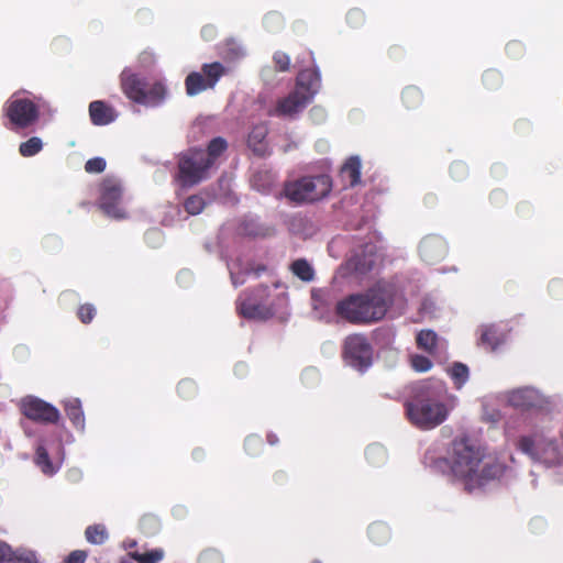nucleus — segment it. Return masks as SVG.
<instances>
[{
  "label": "nucleus",
  "mask_w": 563,
  "mask_h": 563,
  "mask_svg": "<svg viewBox=\"0 0 563 563\" xmlns=\"http://www.w3.org/2000/svg\"><path fill=\"white\" fill-rule=\"evenodd\" d=\"M388 55L391 59H399L404 55V48L399 45H393L388 48Z\"/></svg>",
  "instance_id": "nucleus-48"
},
{
  "label": "nucleus",
  "mask_w": 563,
  "mask_h": 563,
  "mask_svg": "<svg viewBox=\"0 0 563 563\" xmlns=\"http://www.w3.org/2000/svg\"><path fill=\"white\" fill-rule=\"evenodd\" d=\"M95 316L96 308L91 303H84L78 308L77 317L85 324L90 323Z\"/></svg>",
  "instance_id": "nucleus-40"
},
{
  "label": "nucleus",
  "mask_w": 563,
  "mask_h": 563,
  "mask_svg": "<svg viewBox=\"0 0 563 563\" xmlns=\"http://www.w3.org/2000/svg\"><path fill=\"white\" fill-rule=\"evenodd\" d=\"M87 552L84 551V550H75V551H71L67 556L66 559L64 560L63 563H85V561L87 560Z\"/></svg>",
  "instance_id": "nucleus-45"
},
{
  "label": "nucleus",
  "mask_w": 563,
  "mask_h": 563,
  "mask_svg": "<svg viewBox=\"0 0 563 563\" xmlns=\"http://www.w3.org/2000/svg\"><path fill=\"white\" fill-rule=\"evenodd\" d=\"M289 268L296 277L305 283H310L314 279V269L306 258L295 260Z\"/></svg>",
  "instance_id": "nucleus-25"
},
{
  "label": "nucleus",
  "mask_w": 563,
  "mask_h": 563,
  "mask_svg": "<svg viewBox=\"0 0 563 563\" xmlns=\"http://www.w3.org/2000/svg\"><path fill=\"white\" fill-rule=\"evenodd\" d=\"M449 375L454 382L456 388H461L468 379V367L460 362H455L449 369Z\"/></svg>",
  "instance_id": "nucleus-30"
},
{
  "label": "nucleus",
  "mask_w": 563,
  "mask_h": 563,
  "mask_svg": "<svg viewBox=\"0 0 563 563\" xmlns=\"http://www.w3.org/2000/svg\"><path fill=\"white\" fill-rule=\"evenodd\" d=\"M341 174L349 180L351 186H355L361 181V161L357 156L350 157L343 167Z\"/></svg>",
  "instance_id": "nucleus-23"
},
{
  "label": "nucleus",
  "mask_w": 563,
  "mask_h": 563,
  "mask_svg": "<svg viewBox=\"0 0 563 563\" xmlns=\"http://www.w3.org/2000/svg\"><path fill=\"white\" fill-rule=\"evenodd\" d=\"M227 73L228 69L220 62L203 64L201 71H191L187 75L185 79L186 93L194 97L208 89H213Z\"/></svg>",
  "instance_id": "nucleus-9"
},
{
  "label": "nucleus",
  "mask_w": 563,
  "mask_h": 563,
  "mask_svg": "<svg viewBox=\"0 0 563 563\" xmlns=\"http://www.w3.org/2000/svg\"><path fill=\"white\" fill-rule=\"evenodd\" d=\"M365 20V13L358 8L351 9L346 14V22L352 29H360Z\"/></svg>",
  "instance_id": "nucleus-39"
},
{
  "label": "nucleus",
  "mask_w": 563,
  "mask_h": 563,
  "mask_svg": "<svg viewBox=\"0 0 563 563\" xmlns=\"http://www.w3.org/2000/svg\"><path fill=\"white\" fill-rule=\"evenodd\" d=\"M3 113L9 120L5 126L16 131L33 125L38 120L40 109L32 100L14 95L5 102Z\"/></svg>",
  "instance_id": "nucleus-7"
},
{
  "label": "nucleus",
  "mask_w": 563,
  "mask_h": 563,
  "mask_svg": "<svg viewBox=\"0 0 563 563\" xmlns=\"http://www.w3.org/2000/svg\"><path fill=\"white\" fill-rule=\"evenodd\" d=\"M89 117L93 125H108L112 123L118 113L114 108L102 100H95L89 104Z\"/></svg>",
  "instance_id": "nucleus-16"
},
{
  "label": "nucleus",
  "mask_w": 563,
  "mask_h": 563,
  "mask_svg": "<svg viewBox=\"0 0 563 563\" xmlns=\"http://www.w3.org/2000/svg\"><path fill=\"white\" fill-rule=\"evenodd\" d=\"M177 393L185 400L194 399L198 394L197 384L190 378L181 379L178 383Z\"/></svg>",
  "instance_id": "nucleus-36"
},
{
  "label": "nucleus",
  "mask_w": 563,
  "mask_h": 563,
  "mask_svg": "<svg viewBox=\"0 0 563 563\" xmlns=\"http://www.w3.org/2000/svg\"><path fill=\"white\" fill-rule=\"evenodd\" d=\"M446 251L444 241L434 236L426 238L419 244V254L421 258L430 264L444 258Z\"/></svg>",
  "instance_id": "nucleus-14"
},
{
  "label": "nucleus",
  "mask_w": 563,
  "mask_h": 563,
  "mask_svg": "<svg viewBox=\"0 0 563 563\" xmlns=\"http://www.w3.org/2000/svg\"><path fill=\"white\" fill-rule=\"evenodd\" d=\"M107 163L102 157H93L86 162L85 170L89 174H100L106 169Z\"/></svg>",
  "instance_id": "nucleus-41"
},
{
  "label": "nucleus",
  "mask_w": 563,
  "mask_h": 563,
  "mask_svg": "<svg viewBox=\"0 0 563 563\" xmlns=\"http://www.w3.org/2000/svg\"><path fill=\"white\" fill-rule=\"evenodd\" d=\"M124 547L129 550H132L133 548L136 547V541L134 540H129V541H125L124 542Z\"/></svg>",
  "instance_id": "nucleus-50"
},
{
  "label": "nucleus",
  "mask_w": 563,
  "mask_h": 563,
  "mask_svg": "<svg viewBox=\"0 0 563 563\" xmlns=\"http://www.w3.org/2000/svg\"><path fill=\"white\" fill-rule=\"evenodd\" d=\"M0 563H38L34 556L18 554L11 547L0 542Z\"/></svg>",
  "instance_id": "nucleus-24"
},
{
  "label": "nucleus",
  "mask_w": 563,
  "mask_h": 563,
  "mask_svg": "<svg viewBox=\"0 0 563 563\" xmlns=\"http://www.w3.org/2000/svg\"><path fill=\"white\" fill-rule=\"evenodd\" d=\"M320 81L319 71L313 68H307L298 74L295 88L301 90L306 97L309 95V100L311 101L313 96L318 92Z\"/></svg>",
  "instance_id": "nucleus-17"
},
{
  "label": "nucleus",
  "mask_w": 563,
  "mask_h": 563,
  "mask_svg": "<svg viewBox=\"0 0 563 563\" xmlns=\"http://www.w3.org/2000/svg\"><path fill=\"white\" fill-rule=\"evenodd\" d=\"M393 305V294L382 284L364 292L351 294L340 299L334 307L338 318L355 325L376 323L384 319Z\"/></svg>",
  "instance_id": "nucleus-2"
},
{
  "label": "nucleus",
  "mask_w": 563,
  "mask_h": 563,
  "mask_svg": "<svg viewBox=\"0 0 563 563\" xmlns=\"http://www.w3.org/2000/svg\"><path fill=\"white\" fill-rule=\"evenodd\" d=\"M269 288L264 285L255 287L250 296L239 300L236 310L239 313L253 320H267L273 317L274 308L267 302Z\"/></svg>",
  "instance_id": "nucleus-10"
},
{
  "label": "nucleus",
  "mask_w": 563,
  "mask_h": 563,
  "mask_svg": "<svg viewBox=\"0 0 563 563\" xmlns=\"http://www.w3.org/2000/svg\"><path fill=\"white\" fill-rule=\"evenodd\" d=\"M164 556V552L161 549H155L146 553H140L139 551H129V558L133 559L137 563H158Z\"/></svg>",
  "instance_id": "nucleus-34"
},
{
  "label": "nucleus",
  "mask_w": 563,
  "mask_h": 563,
  "mask_svg": "<svg viewBox=\"0 0 563 563\" xmlns=\"http://www.w3.org/2000/svg\"><path fill=\"white\" fill-rule=\"evenodd\" d=\"M467 173L466 166L461 162H455L450 166V174L455 179H462Z\"/></svg>",
  "instance_id": "nucleus-46"
},
{
  "label": "nucleus",
  "mask_w": 563,
  "mask_h": 563,
  "mask_svg": "<svg viewBox=\"0 0 563 563\" xmlns=\"http://www.w3.org/2000/svg\"><path fill=\"white\" fill-rule=\"evenodd\" d=\"M506 53L510 58H520L525 54V45L519 41H510L506 45Z\"/></svg>",
  "instance_id": "nucleus-43"
},
{
  "label": "nucleus",
  "mask_w": 563,
  "mask_h": 563,
  "mask_svg": "<svg viewBox=\"0 0 563 563\" xmlns=\"http://www.w3.org/2000/svg\"><path fill=\"white\" fill-rule=\"evenodd\" d=\"M43 150V142L38 136H32L19 145V153L23 157H32Z\"/></svg>",
  "instance_id": "nucleus-32"
},
{
  "label": "nucleus",
  "mask_w": 563,
  "mask_h": 563,
  "mask_svg": "<svg viewBox=\"0 0 563 563\" xmlns=\"http://www.w3.org/2000/svg\"><path fill=\"white\" fill-rule=\"evenodd\" d=\"M503 340L498 331L495 329V327H484L481 334V343L483 345H486L492 351L496 350L500 344Z\"/></svg>",
  "instance_id": "nucleus-29"
},
{
  "label": "nucleus",
  "mask_w": 563,
  "mask_h": 563,
  "mask_svg": "<svg viewBox=\"0 0 563 563\" xmlns=\"http://www.w3.org/2000/svg\"><path fill=\"white\" fill-rule=\"evenodd\" d=\"M166 95V89L163 84L155 82L150 89H145L144 101H140L145 106H158L162 103Z\"/></svg>",
  "instance_id": "nucleus-27"
},
{
  "label": "nucleus",
  "mask_w": 563,
  "mask_h": 563,
  "mask_svg": "<svg viewBox=\"0 0 563 563\" xmlns=\"http://www.w3.org/2000/svg\"><path fill=\"white\" fill-rule=\"evenodd\" d=\"M332 190V179L327 174L303 176L284 186V195L296 203H311L325 198Z\"/></svg>",
  "instance_id": "nucleus-4"
},
{
  "label": "nucleus",
  "mask_w": 563,
  "mask_h": 563,
  "mask_svg": "<svg viewBox=\"0 0 563 563\" xmlns=\"http://www.w3.org/2000/svg\"><path fill=\"white\" fill-rule=\"evenodd\" d=\"M309 102V95L306 97L301 90L295 88L288 96L277 101L273 113L278 117H292L302 111Z\"/></svg>",
  "instance_id": "nucleus-13"
},
{
  "label": "nucleus",
  "mask_w": 563,
  "mask_h": 563,
  "mask_svg": "<svg viewBox=\"0 0 563 563\" xmlns=\"http://www.w3.org/2000/svg\"><path fill=\"white\" fill-rule=\"evenodd\" d=\"M373 346L365 334L353 333L345 338L342 356L349 366L365 372L373 363Z\"/></svg>",
  "instance_id": "nucleus-8"
},
{
  "label": "nucleus",
  "mask_w": 563,
  "mask_h": 563,
  "mask_svg": "<svg viewBox=\"0 0 563 563\" xmlns=\"http://www.w3.org/2000/svg\"><path fill=\"white\" fill-rule=\"evenodd\" d=\"M263 448V441L256 435H250L244 441V449L249 454H256Z\"/></svg>",
  "instance_id": "nucleus-44"
},
{
  "label": "nucleus",
  "mask_w": 563,
  "mask_h": 563,
  "mask_svg": "<svg viewBox=\"0 0 563 563\" xmlns=\"http://www.w3.org/2000/svg\"><path fill=\"white\" fill-rule=\"evenodd\" d=\"M448 389L443 382L429 379L421 387L419 397L406 404V412L410 422L422 430L441 424L449 416V409L442 399Z\"/></svg>",
  "instance_id": "nucleus-3"
},
{
  "label": "nucleus",
  "mask_w": 563,
  "mask_h": 563,
  "mask_svg": "<svg viewBox=\"0 0 563 563\" xmlns=\"http://www.w3.org/2000/svg\"><path fill=\"white\" fill-rule=\"evenodd\" d=\"M206 205V200L202 196L192 195L185 200L184 208L189 214L196 216L205 209Z\"/></svg>",
  "instance_id": "nucleus-37"
},
{
  "label": "nucleus",
  "mask_w": 563,
  "mask_h": 563,
  "mask_svg": "<svg viewBox=\"0 0 563 563\" xmlns=\"http://www.w3.org/2000/svg\"><path fill=\"white\" fill-rule=\"evenodd\" d=\"M177 166L178 173L175 178L183 188H189L201 183L208 177V172L211 168L201 148H189L181 153Z\"/></svg>",
  "instance_id": "nucleus-6"
},
{
  "label": "nucleus",
  "mask_w": 563,
  "mask_h": 563,
  "mask_svg": "<svg viewBox=\"0 0 563 563\" xmlns=\"http://www.w3.org/2000/svg\"><path fill=\"white\" fill-rule=\"evenodd\" d=\"M411 367L419 373L428 372L432 368V362L429 357L420 354H415L410 357Z\"/></svg>",
  "instance_id": "nucleus-38"
},
{
  "label": "nucleus",
  "mask_w": 563,
  "mask_h": 563,
  "mask_svg": "<svg viewBox=\"0 0 563 563\" xmlns=\"http://www.w3.org/2000/svg\"><path fill=\"white\" fill-rule=\"evenodd\" d=\"M35 464L41 468V471L46 475H53L55 473V468L49 459L47 450L40 445L36 449L35 453Z\"/></svg>",
  "instance_id": "nucleus-33"
},
{
  "label": "nucleus",
  "mask_w": 563,
  "mask_h": 563,
  "mask_svg": "<svg viewBox=\"0 0 563 563\" xmlns=\"http://www.w3.org/2000/svg\"><path fill=\"white\" fill-rule=\"evenodd\" d=\"M267 441L269 444L274 445L278 442V438L275 434H268Z\"/></svg>",
  "instance_id": "nucleus-49"
},
{
  "label": "nucleus",
  "mask_w": 563,
  "mask_h": 563,
  "mask_svg": "<svg viewBox=\"0 0 563 563\" xmlns=\"http://www.w3.org/2000/svg\"><path fill=\"white\" fill-rule=\"evenodd\" d=\"M275 67L278 71H287L290 67V57L285 52H276L273 56Z\"/></svg>",
  "instance_id": "nucleus-42"
},
{
  "label": "nucleus",
  "mask_w": 563,
  "mask_h": 563,
  "mask_svg": "<svg viewBox=\"0 0 563 563\" xmlns=\"http://www.w3.org/2000/svg\"><path fill=\"white\" fill-rule=\"evenodd\" d=\"M228 150V142L225 139L221 136L213 137L207 147V151H203V156L209 164L210 167H212L216 163V161Z\"/></svg>",
  "instance_id": "nucleus-22"
},
{
  "label": "nucleus",
  "mask_w": 563,
  "mask_h": 563,
  "mask_svg": "<svg viewBox=\"0 0 563 563\" xmlns=\"http://www.w3.org/2000/svg\"><path fill=\"white\" fill-rule=\"evenodd\" d=\"M448 454V457L437 460L434 467L446 466L450 475L463 483L468 493L500 478L506 468L497 459L486 456L485 451L465 435L451 442Z\"/></svg>",
  "instance_id": "nucleus-1"
},
{
  "label": "nucleus",
  "mask_w": 563,
  "mask_h": 563,
  "mask_svg": "<svg viewBox=\"0 0 563 563\" xmlns=\"http://www.w3.org/2000/svg\"><path fill=\"white\" fill-rule=\"evenodd\" d=\"M517 446L531 460L543 463L547 466L559 465L563 462V453L556 441L548 439L541 433L520 437Z\"/></svg>",
  "instance_id": "nucleus-5"
},
{
  "label": "nucleus",
  "mask_w": 563,
  "mask_h": 563,
  "mask_svg": "<svg viewBox=\"0 0 563 563\" xmlns=\"http://www.w3.org/2000/svg\"><path fill=\"white\" fill-rule=\"evenodd\" d=\"M64 409L76 429L82 430L85 427V415L81 402L78 398H70L64 401Z\"/></svg>",
  "instance_id": "nucleus-19"
},
{
  "label": "nucleus",
  "mask_w": 563,
  "mask_h": 563,
  "mask_svg": "<svg viewBox=\"0 0 563 563\" xmlns=\"http://www.w3.org/2000/svg\"><path fill=\"white\" fill-rule=\"evenodd\" d=\"M273 481L276 485L283 486L288 482V474L284 470L276 471L273 474Z\"/></svg>",
  "instance_id": "nucleus-47"
},
{
  "label": "nucleus",
  "mask_w": 563,
  "mask_h": 563,
  "mask_svg": "<svg viewBox=\"0 0 563 563\" xmlns=\"http://www.w3.org/2000/svg\"><path fill=\"white\" fill-rule=\"evenodd\" d=\"M538 400V394L532 388H521L510 394L509 401L512 406L519 408L534 407Z\"/></svg>",
  "instance_id": "nucleus-18"
},
{
  "label": "nucleus",
  "mask_w": 563,
  "mask_h": 563,
  "mask_svg": "<svg viewBox=\"0 0 563 563\" xmlns=\"http://www.w3.org/2000/svg\"><path fill=\"white\" fill-rule=\"evenodd\" d=\"M85 537L89 543L103 544L109 534L103 525H92L86 528Z\"/></svg>",
  "instance_id": "nucleus-28"
},
{
  "label": "nucleus",
  "mask_w": 563,
  "mask_h": 563,
  "mask_svg": "<svg viewBox=\"0 0 563 563\" xmlns=\"http://www.w3.org/2000/svg\"><path fill=\"white\" fill-rule=\"evenodd\" d=\"M482 81L484 87L489 91L498 90L503 85V75L496 69H487L484 71Z\"/></svg>",
  "instance_id": "nucleus-35"
},
{
  "label": "nucleus",
  "mask_w": 563,
  "mask_h": 563,
  "mask_svg": "<svg viewBox=\"0 0 563 563\" xmlns=\"http://www.w3.org/2000/svg\"><path fill=\"white\" fill-rule=\"evenodd\" d=\"M122 198V188L118 180L106 178L100 185V209L108 216L122 219L125 217L120 201Z\"/></svg>",
  "instance_id": "nucleus-12"
},
{
  "label": "nucleus",
  "mask_w": 563,
  "mask_h": 563,
  "mask_svg": "<svg viewBox=\"0 0 563 563\" xmlns=\"http://www.w3.org/2000/svg\"><path fill=\"white\" fill-rule=\"evenodd\" d=\"M401 100L407 109H417L423 100L421 90L415 86H408L402 90Z\"/></svg>",
  "instance_id": "nucleus-26"
},
{
  "label": "nucleus",
  "mask_w": 563,
  "mask_h": 563,
  "mask_svg": "<svg viewBox=\"0 0 563 563\" xmlns=\"http://www.w3.org/2000/svg\"><path fill=\"white\" fill-rule=\"evenodd\" d=\"M266 135H267V129L264 125H256L253 128V130L250 132L247 137V144L249 147L252 148V151L256 155H264L266 153Z\"/></svg>",
  "instance_id": "nucleus-20"
},
{
  "label": "nucleus",
  "mask_w": 563,
  "mask_h": 563,
  "mask_svg": "<svg viewBox=\"0 0 563 563\" xmlns=\"http://www.w3.org/2000/svg\"><path fill=\"white\" fill-rule=\"evenodd\" d=\"M132 561H134V560L130 559L129 553H128L125 558L121 559L120 563H132Z\"/></svg>",
  "instance_id": "nucleus-51"
},
{
  "label": "nucleus",
  "mask_w": 563,
  "mask_h": 563,
  "mask_svg": "<svg viewBox=\"0 0 563 563\" xmlns=\"http://www.w3.org/2000/svg\"><path fill=\"white\" fill-rule=\"evenodd\" d=\"M438 334L433 330H421L416 336V344L418 349L434 355L438 349Z\"/></svg>",
  "instance_id": "nucleus-21"
},
{
  "label": "nucleus",
  "mask_w": 563,
  "mask_h": 563,
  "mask_svg": "<svg viewBox=\"0 0 563 563\" xmlns=\"http://www.w3.org/2000/svg\"><path fill=\"white\" fill-rule=\"evenodd\" d=\"M313 563H321V562H319V561H314Z\"/></svg>",
  "instance_id": "nucleus-53"
},
{
  "label": "nucleus",
  "mask_w": 563,
  "mask_h": 563,
  "mask_svg": "<svg viewBox=\"0 0 563 563\" xmlns=\"http://www.w3.org/2000/svg\"><path fill=\"white\" fill-rule=\"evenodd\" d=\"M145 82L137 75L123 71L121 74V88L132 101L140 103L145 98Z\"/></svg>",
  "instance_id": "nucleus-15"
},
{
  "label": "nucleus",
  "mask_w": 563,
  "mask_h": 563,
  "mask_svg": "<svg viewBox=\"0 0 563 563\" xmlns=\"http://www.w3.org/2000/svg\"><path fill=\"white\" fill-rule=\"evenodd\" d=\"M368 537L372 542L383 544L389 539V529L382 522H374L368 527Z\"/></svg>",
  "instance_id": "nucleus-31"
},
{
  "label": "nucleus",
  "mask_w": 563,
  "mask_h": 563,
  "mask_svg": "<svg viewBox=\"0 0 563 563\" xmlns=\"http://www.w3.org/2000/svg\"><path fill=\"white\" fill-rule=\"evenodd\" d=\"M318 112H320V113H321V112H322V110H321V109H318V108H312V109H311V114H313V113H318Z\"/></svg>",
  "instance_id": "nucleus-52"
},
{
  "label": "nucleus",
  "mask_w": 563,
  "mask_h": 563,
  "mask_svg": "<svg viewBox=\"0 0 563 563\" xmlns=\"http://www.w3.org/2000/svg\"><path fill=\"white\" fill-rule=\"evenodd\" d=\"M20 410L27 419L42 424H55L60 418L56 407L34 396L22 398Z\"/></svg>",
  "instance_id": "nucleus-11"
}]
</instances>
